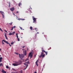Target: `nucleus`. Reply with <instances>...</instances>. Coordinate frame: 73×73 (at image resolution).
Returning a JSON list of instances; mask_svg holds the SVG:
<instances>
[{
  "mask_svg": "<svg viewBox=\"0 0 73 73\" xmlns=\"http://www.w3.org/2000/svg\"><path fill=\"white\" fill-rule=\"evenodd\" d=\"M15 62V63H13L12 65L14 66H18L19 65H21V63H22V62L21 60H19L18 62Z\"/></svg>",
  "mask_w": 73,
  "mask_h": 73,
  "instance_id": "nucleus-1",
  "label": "nucleus"
},
{
  "mask_svg": "<svg viewBox=\"0 0 73 73\" xmlns=\"http://www.w3.org/2000/svg\"><path fill=\"white\" fill-rule=\"evenodd\" d=\"M3 41H4V42H5L7 44H9V45L10 46H11V45L10 44V43H9L7 41H5V40H2V43L3 44H4V43L3 42Z\"/></svg>",
  "mask_w": 73,
  "mask_h": 73,
  "instance_id": "nucleus-2",
  "label": "nucleus"
},
{
  "mask_svg": "<svg viewBox=\"0 0 73 73\" xmlns=\"http://www.w3.org/2000/svg\"><path fill=\"white\" fill-rule=\"evenodd\" d=\"M19 55L20 58L21 59V60H22V59L24 57V54H21L20 55V54H19Z\"/></svg>",
  "mask_w": 73,
  "mask_h": 73,
  "instance_id": "nucleus-3",
  "label": "nucleus"
},
{
  "mask_svg": "<svg viewBox=\"0 0 73 73\" xmlns=\"http://www.w3.org/2000/svg\"><path fill=\"white\" fill-rule=\"evenodd\" d=\"M32 17H33V23H35L36 21V18H35L34 17V16H33Z\"/></svg>",
  "mask_w": 73,
  "mask_h": 73,
  "instance_id": "nucleus-4",
  "label": "nucleus"
},
{
  "mask_svg": "<svg viewBox=\"0 0 73 73\" xmlns=\"http://www.w3.org/2000/svg\"><path fill=\"white\" fill-rule=\"evenodd\" d=\"M0 13L2 14L3 18H4L5 17L4 14H5L4 12L2 11H0Z\"/></svg>",
  "mask_w": 73,
  "mask_h": 73,
  "instance_id": "nucleus-5",
  "label": "nucleus"
},
{
  "mask_svg": "<svg viewBox=\"0 0 73 73\" xmlns=\"http://www.w3.org/2000/svg\"><path fill=\"white\" fill-rule=\"evenodd\" d=\"M43 54V52H41V54L40 55V56H39V57L40 58H41L42 56L43 58L44 57L45 55L44 54Z\"/></svg>",
  "mask_w": 73,
  "mask_h": 73,
  "instance_id": "nucleus-6",
  "label": "nucleus"
},
{
  "mask_svg": "<svg viewBox=\"0 0 73 73\" xmlns=\"http://www.w3.org/2000/svg\"><path fill=\"white\" fill-rule=\"evenodd\" d=\"M32 52H31L29 54V56H28V57L29 58V56H30V57L31 58H32L33 56V55L32 54Z\"/></svg>",
  "mask_w": 73,
  "mask_h": 73,
  "instance_id": "nucleus-7",
  "label": "nucleus"
},
{
  "mask_svg": "<svg viewBox=\"0 0 73 73\" xmlns=\"http://www.w3.org/2000/svg\"><path fill=\"white\" fill-rule=\"evenodd\" d=\"M23 53L26 56L27 54V50H25L23 51Z\"/></svg>",
  "mask_w": 73,
  "mask_h": 73,
  "instance_id": "nucleus-8",
  "label": "nucleus"
},
{
  "mask_svg": "<svg viewBox=\"0 0 73 73\" xmlns=\"http://www.w3.org/2000/svg\"><path fill=\"white\" fill-rule=\"evenodd\" d=\"M16 34V35L17 38L18 40V41H19L20 40H19V39L18 38V33Z\"/></svg>",
  "mask_w": 73,
  "mask_h": 73,
  "instance_id": "nucleus-9",
  "label": "nucleus"
},
{
  "mask_svg": "<svg viewBox=\"0 0 73 73\" xmlns=\"http://www.w3.org/2000/svg\"><path fill=\"white\" fill-rule=\"evenodd\" d=\"M2 72L3 73H6V72L3 70V69H2Z\"/></svg>",
  "mask_w": 73,
  "mask_h": 73,
  "instance_id": "nucleus-10",
  "label": "nucleus"
},
{
  "mask_svg": "<svg viewBox=\"0 0 73 73\" xmlns=\"http://www.w3.org/2000/svg\"><path fill=\"white\" fill-rule=\"evenodd\" d=\"M38 60H37V61L36 62V65H37V66H38Z\"/></svg>",
  "mask_w": 73,
  "mask_h": 73,
  "instance_id": "nucleus-11",
  "label": "nucleus"
},
{
  "mask_svg": "<svg viewBox=\"0 0 73 73\" xmlns=\"http://www.w3.org/2000/svg\"><path fill=\"white\" fill-rule=\"evenodd\" d=\"M10 10L12 11H13L14 10V8L13 7Z\"/></svg>",
  "mask_w": 73,
  "mask_h": 73,
  "instance_id": "nucleus-12",
  "label": "nucleus"
},
{
  "mask_svg": "<svg viewBox=\"0 0 73 73\" xmlns=\"http://www.w3.org/2000/svg\"><path fill=\"white\" fill-rule=\"evenodd\" d=\"M5 37L6 38V39L7 40H8V38H7V36L6 35V34L5 33Z\"/></svg>",
  "mask_w": 73,
  "mask_h": 73,
  "instance_id": "nucleus-13",
  "label": "nucleus"
},
{
  "mask_svg": "<svg viewBox=\"0 0 73 73\" xmlns=\"http://www.w3.org/2000/svg\"><path fill=\"white\" fill-rule=\"evenodd\" d=\"M2 57H0V62L2 61Z\"/></svg>",
  "mask_w": 73,
  "mask_h": 73,
  "instance_id": "nucleus-14",
  "label": "nucleus"
},
{
  "mask_svg": "<svg viewBox=\"0 0 73 73\" xmlns=\"http://www.w3.org/2000/svg\"><path fill=\"white\" fill-rule=\"evenodd\" d=\"M28 63H29V62H25V63L24 64V65H27V64H28Z\"/></svg>",
  "mask_w": 73,
  "mask_h": 73,
  "instance_id": "nucleus-15",
  "label": "nucleus"
},
{
  "mask_svg": "<svg viewBox=\"0 0 73 73\" xmlns=\"http://www.w3.org/2000/svg\"><path fill=\"white\" fill-rule=\"evenodd\" d=\"M3 65L2 63H1V64L0 63V66H3Z\"/></svg>",
  "mask_w": 73,
  "mask_h": 73,
  "instance_id": "nucleus-16",
  "label": "nucleus"
},
{
  "mask_svg": "<svg viewBox=\"0 0 73 73\" xmlns=\"http://www.w3.org/2000/svg\"><path fill=\"white\" fill-rule=\"evenodd\" d=\"M28 66V65L27 64V66H26V68H25L24 69V70H25L27 69V66Z\"/></svg>",
  "mask_w": 73,
  "mask_h": 73,
  "instance_id": "nucleus-17",
  "label": "nucleus"
},
{
  "mask_svg": "<svg viewBox=\"0 0 73 73\" xmlns=\"http://www.w3.org/2000/svg\"><path fill=\"white\" fill-rule=\"evenodd\" d=\"M21 5V3H19V6H20Z\"/></svg>",
  "mask_w": 73,
  "mask_h": 73,
  "instance_id": "nucleus-18",
  "label": "nucleus"
},
{
  "mask_svg": "<svg viewBox=\"0 0 73 73\" xmlns=\"http://www.w3.org/2000/svg\"><path fill=\"white\" fill-rule=\"evenodd\" d=\"M9 7H10V6H11V5H10L11 3L10 2H9Z\"/></svg>",
  "mask_w": 73,
  "mask_h": 73,
  "instance_id": "nucleus-19",
  "label": "nucleus"
},
{
  "mask_svg": "<svg viewBox=\"0 0 73 73\" xmlns=\"http://www.w3.org/2000/svg\"><path fill=\"white\" fill-rule=\"evenodd\" d=\"M30 29L31 30H33V27H30Z\"/></svg>",
  "mask_w": 73,
  "mask_h": 73,
  "instance_id": "nucleus-20",
  "label": "nucleus"
},
{
  "mask_svg": "<svg viewBox=\"0 0 73 73\" xmlns=\"http://www.w3.org/2000/svg\"><path fill=\"white\" fill-rule=\"evenodd\" d=\"M6 68L7 69H9V67L8 66H6Z\"/></svg>",
  "mask_w": 73,
  "mask_h": 73,
  "instance_id": "nucleus-21",
  "label": "nucleus"
},
{
  "mask_svg": "<svg viewBox=\"0 0 73 73\" xmlns=\"http://www.w3.org/2000/svg\"><path fill=\"white\" fill-rule=\"evenodd\" d=\"M24 20L25 19H19V20Z\"/></svg>",
  "mask_w": 73,
  "mask_h": 73,
  "instance_id": "nucleus-22",
  "label": "nucleus"
},
{
  "mask_svg": "<svg viewBox=\"0 0 73 73\" xmlns=\"http://www.w3.org/2000/svg\"><path fill=\"white\" fill-rule=\"evenodd\" d=\"M45 52L46 55H47V54H48V52Z\"/></svg>",
  "mask_w": 73,
  "mask_h": 73,
  "instance_id": "nucleus-23",
  "label": "nucleus"
},
{
  "mask_svg": "<svg viewBox=\"0 0 73 73\" xmlns=\"http://www.w3.org/2000/svg\"><path fill=\"white\" fill-rule=\"evenodd\" d=\"M9 35H13V34H12V33H9Z\"/></svg>",
  "mask_w": 73,
  "mask_h": 73,
  "instance_id": "nucleus-24",
  "label": "nucleus"
},
{
  "mask_svg": "<svg viewBox=\"0 0 73 73\" xmlns=\"http://www.w3.org/2000/svg\"><path fill=\"white\" fill-rule=\"evenodd\" d=\"M13 23L11 22V23H9V24H10V25H12Z\"/></svg>",
  "mask_w": 73,
  "mask_h": 73,
  "instance_id": "nucleus-25",
  "label": "nucleus"
},
{
  "mask_svg": "<svg viewBox=\"0 0 73 73\" xmlns=\"http://www.w3.org/2000/svg\"><path fill=\"white\" fill-rule=\"evenodd\" d=\"M20 72H21L20 73H23V71L21 70L20 71Z\"/></svg>",
  "mask_w": 73,
  "mask_h": 73,
  "instance_id": "nucleus-26",
  "label": "nucleus"
},
{
  "mask_svg": "<svg viewBox=\"0 0 73 73\" xmlns=\"http://www.w3.org/2000/svg\"><path fill=\"white\" fill-rule=\"evenodd\" d=\"M42 52H45V50H42Z\"/></svg>",
  "mask_w": 73,
  "mask_h": 73,
  "instance_id": "nucleus-27",
  "label": "nucleus"
},
{
  "mask_svg": "<svg viewBox=\"0 0 73 73\" xmlns=\"http://www.w3.org/2000/svg\"><path fill=\"white\" fill-rule=\"evenodd\" d=\"M28 59H29L28 58H27V59H26V60H25V61H27L28 60Z\"/></svg>",
  "mask_w": 73,
  "mask_h": 73,
  "instance_id": "nucleus-28",
  "label": "nucleus"
},
{
  "mask_svg": "<svg viewBox=\"0 0 73 73\" xmlns=\"http://www.w3.org/2000/svg\"><path fill=\"white\" fill-rule=\"evenodd\" d=\"M0 30L2 31V32H3V31L1 29V28H0Z\"/></svg>",
  "mask_w": 73,
  "mask_h": 73,
  "instance_id": "nucleus-29",
  "label": "nucleus"
},
{
  "mask_svg": "<svg viewBox=\"0 0 73 73\" xmlns=\"http://www.w3.org/2000/svg\"><path fill=\"white\" fill-rule=\"evenodd\" d=\"M13 27H12V29H11V31H12V30H13Z\"/></svg>",
  "mask_w": 73,
  "mask_h": 73,
  "instance_id": "nucleus-30",
  "label": "nucleus"
},
{
  "mask_svg": "<svg viewBox=\"0 0 73 73\" xmlns=\"http://www.w3.org/2000/svg\"><path fill=\"white\" fill-rule=\"evenodd\" d=\"M14 42H11V44L12 45V44H13V43Z\"/></svg>",
  "mask_w": 73,
  "mask_h": 73,
  "instance_id": "nucleus-31",
  "label": "nucleus"
},
{
  "mask_svg": "<svg viewBox=\"0 0 73 73\" xmlns=\"http://www.w3.org/2000/svg\"><path fill=\"white\" fill-rule=\"evenodd\" d=\"M20 27V29H21V30H22V27Z\"/></svg>",
  "mask_w": 73,
  "mask_h": 73,
  "instance_id": "nucleus-32",
  "label": "nucleus"
},
{
  "mask_svg": "<svg viewBox=\"0 0 73 73\" xmlns=\"http://www.w3.org/2000/svg\"><path fill=\"white\" fill-rule=\"evenodd\" d=\"M16 27L15 26H14V27H13V28H15Z\"/></svg>",
  "mask_w": 73,
  "mask_h": 73,
  "instance_id": "nucleus-33",
  "label": "nucleus"
},
{
  "mask_svg": "<svg viewBox=\"0 0 73 73\" xmlns=\"http://www.w3.org/2000/svg\"><path fill=\"white\" fill-rule=\"evenodd\" d=\"M35 29L36 30V28H35Z\"/></svg>",
  "mask_w": 73,
  "mask_h": 73,
  "instance_id": "nucleus-34",
  "label": "nucleus"
},
{
  "mask_svg": "<svg viewBox=\"0 0 73 73\" xmlns=\"http://www.w3.org/2000/svg\"><path fill=\"white\" fill-rule=\"evenodd\" d=\"M5 32L6 33H7V32L5 30Z\"/></svg>",
  "mask_w": 73,
  "mask_h": 73,
  "instance_id": "nucleus-35",
  "label": "nucleus"
},
{
  "mask_svg": "<svg viewBox=\"0 0 73 73\" xmlns=\"http://www.w3.org/2000/svg\"><path fill=\"white\" fill-rule=\"evenodd\" d=\"M25 47V46H23L22 47L23 48H24Z\"/></svg>",
  "mask_w": 73,
  "mask_h": 73,
  "instance_id": "nucleus-36",
  "label": "nucleus"
},
{
  "mask_svg": "<svg viewBox=\"0 0 73 73\" xmlns=\"http://www.w3.org/2000/svg\"><path fill=\"white\" fill-rule=\"evenodd\" d=\"M16 54H18V53H16Z\"/></svg>",
  "mask_w": 73,
  "mask_h": 73,
  "instance_id": "nucleus-37",
  "label": "nucleus"
},
{
  "mask_svg": "<svg viewBox=\"0 0 73 73\" xmlns=\"http://www.w3.org/2000/svg\"><path fill=\"white\" fill-rule=\"evenodd\" d=\"M12 73H17V72H12Z\"/></svg>",
  "mask_w": 73,
  "mask_h": 73,
  "instance_id": "nucleus-38",
  "label": "nucleus"
},
{
  "mask_svg": "<svg viewBox=\"0 0 73 73\" xmlns=\"http://www.w3.org/2000/svg\"><path fill=\"white\" fill-rule=\"evenodd\" d=\"M13 70H14L15 71V69H14V68H13Z\"/></svg>",
  "mask_w": 73,
  "mask_h": 73,
  "instance_id": "nucleus-39",
  "label": "nucleus"
},
{
  "mask_svg": "<svg viewBox=\"0 0 73 73\" xmlns=\"http://www.w3.org/2000/svg\"><path fill=\"white\" fill-rule=\"evenodd\" d=\"M34 73H37V72L35 71Z\"/></svg>",
  "mask_w": 73,
  "mask_h": 73,
  "instance_id": "nucleus-40",
  "label": "nucleus"
},
{
  "mask_svg": "<svg viewBox=\"0 0 73 73\" xmlns=\"http://www.w3.org/2000/svg\"><path fill=\"white\" fill-rule=\"evenodd\" d=\"M18 11H17V12H16V13H18Z\"/></svg>",
  "mask_w": 73,
  "mask_h": 73,
  "instance_id": "nucleus-41",
  "label": "nucleus"
},
{
  "mask_svg": "<svg viewBox=\"0 0 73 73\" xmlns=\"http://www.w3.org/2000/svg\"><path fill=\"white\" fill-rule=\"evenodd\" d=\"M13 33H15V32H13Z\"/></svg>",
  "mask_w": 73,
  "mask_h": 73,
  "instance_id": "nucleus-42",
  "label": "nucleus"
},
{
  "mask_svg": "<svg viewBox=\"0 0 73 73\" xmlns=\"http://www.w3.org/2000/svg\"><path fill=\"white\" fill-rule=\"evenodd\" d=\"M1 49H0V51H1Z\"/></svg>",
  "mask_w": 73,
  "mask_h": 73,
  "instance_id": "nucleus-43",
  "label": "nucleus"
},
{
  "mask_svg": "<svg viewBox=\"0 0 73 73\" xmlns=\"http://www.w3.org/2000/svg\"><path fill=\"white\" fill-rule=\"evenodd\" d=\"M27 50H28V48H27Z\"/></svg>",
  "mask_w": 73,
  "mask_h": 73,
  "instance_id": "nucleus-44",
  "label": "nucleus"
},
{
  "mask_svg": "<svg viewBox=\"0 0 73 73\" xmlns=\"http://www.w3.org/2000/svg\"><path fill=\"white\" fill-rule=\"evenodd\" d=\"M37 33L38 34V33H38H38Z\"/></svg>",
  "mask_w": 73,
  "mask_h": 73,
  "instance_id": "nucleus-45",
  "label": "nucleus"
},
{
  "mask_svg": "<svg viewBox=\"0 0 73 73\" xmlns=\"http://www.w3.org/2000/svg\"><path fill=\"white\" fill-rule=\"evenodd\" d=\"M24 50V49H23V50Z\"/></svg>",
  "mask_w": 73,
  "mask_h": 73,
  "instance_id": "nucleus-46",
  "label": "nucleus"
},
{
  "mask_svg": "<svg viewBox=\"0 0 73 73\" xmlns=\"http://www.w3.org/2000/svg\"><path fill=\"white\" fill-rule=\"evenodd\" d=\"M30 8H31V9H32V8H31V7H30Z\"/></svg>",
  "mask_w": 73,
  "mask_h": 73,
  "instance_id": "nucleus-47",
  "label": "nucleus"
},
{
  "mask_svg": "<svg viewBox=\"0 0 73 73\" xmlns=\"http://www.w3.org/2000/svg\"><path fill=\"white\" fill-rule=\"evenodd\" d=\"M42 49H43V48H42Z\"/></svg>",
  "mask_w": 73,
  "mask_h": 73,
  "instance_id": "nucleus-48",
  "label": "nucleus"
},
{
  "mask_svg": "<svg viewBox=\"0 0 73 73\" xmlns=\"http://www.w3.org/2000/svg\"><path fill=\"white\" fill-rule=\"evenodd\" d=\"M21 37V38H22V37Z\"/></svg>",
  "mask_w": 73,
  "mask_h": 73,
  "instance_id": "nucleus-49",
  "label": "nucleus"
}]
</instances>
